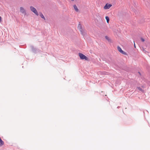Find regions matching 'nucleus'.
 Masks as SVG:
<instances>
[{
    "instance_id": "f257e3e1",
    "label": "nucleus",
    "mask_w": 150,
    "mask_h": 150,
    "mask_svg": "<svg viewBox=\"0 0 150 150\" xmlns=\"http://www.w3.org/2000/svg\"><path fill=\"white\" fill-rule=\"evenodd\" d=\"M79 54L80 58L81 59H85L86 60H88V58L83 54L79 53Z\"/></svg>"
},
{
    "instance_id": "f03ea898",
    "label": "nucleus",
    "mask_w": 150,
    "mask_h": 150,
    "mask_svg": "<svg viewBox=\"0 0 150 150\" xmlns=\"http://www.w3.org/2000/svg\"><path fill=\"white\" fill-rule=\"evenodd\" d=\"M30 10L32 11L36 15L38 16L39 14L36 9L33 7L30 6Z\"/></svg>"
},
{
    "instance_id": "7ed1b4c3",
    "label": "nucleus",
    "mask_w": 150,
    "mask_h": 150,
    "mask_svg": "<svg viewBox=\"0 0 150 150\" xmlns=\"http://www.w3.org/2000/svg\"><path fill=\"white\" fill-rule=\"evenodd\" d=\"M117 49L118 51L120 52L122 54H124V55H126L127 53L126 52H125L124 51L122 50L121 48L119 46H118L117 47Z\"/></svg>"
},
{
    "instance_id": "20e7f679",
    "label": "nucleus",
    "mask_w": 150,
    "mask_h": 150,
    "mask_svg": "<svg viewBox=\"0 0 150 150\" xmlns=\"http://www.w3.org/2000/svg\"><path fill=\"white\" fill-rule=\"evenodd\" d=\"M112 6V4H106L104 6V8L105 9H109Z\"/></svg>"
},
{
    "instance_id": "39448f33",
    "label": "nucleus",
    "mask_w": 150,
    "mask_h": 150,
    "mask_svg": "<svg viewBox=\"0 0 150 150\" xmlns=\"http://www.w3.org/2000/svg\"><path fill=\"white\" fill-rule=\"evenodd\" d=\"M20 11L21 13L23 14L25 13V10H24V8L22 7H21L20 8Z\"/></svg>"
},
{
    "instance_id": "423d86ee",
    "label": "nucleus",
    "mask_w": 150,
    "mask_h": 150,
    "mask_svg": "<svg viewBox=\"0 0 150 150\" xmlns=\"http://www.w3.org/2000/svg\"><path fill=\"white\" fill-rule=\"evenodd\" d=\"M4 141L2 140L1 138L0 137V146H1L4 144Z\"/></svg>"
},
{
    "instance_id": "0eeeda50",
    "label": "nucleus",
    "mask_w": 150,
    "mask_h": 150,
    "mask_svg": "<svg viewBox=\"0 0 150 150\" xmlns=\"http://www.w3.org/2000/svg\"><path fill=\"white\" fill-rule=\"evenodd\" d=\"M39 15L44 20H45V17H44L43 15L42 14V13L41 12H40L39 14Z\"/></svg>"
},
{
    "instance_id": "6e6552de",
    "label": "nucleus",
    "mask_w": 150,
    "mask_h": 150,
    "mask_svg": "<svg viewBox=\"0 0 150 150\" xmlns=\"http://www.w3.org/2000/svg\"><path fill=\"white\" fill-rule=\"evenodd\" d=\"M76 12H78L79 11V9H78L76 6V5H74L73 6Z\"/></svg>"
},
{
    "instance_id": "1a4fd4ad",
    "label": "nucleus",
    "mask_w": 150,
    "mask_h": 150,
    "mask_svg": "<svg viewBox=\"0 0 150 150\" xmlns=\"http://www.w3.org/2000/svg\"><path fill=\"white\" fill-rule=\"evenodd\" d=\"M32 50L33 52L34 53L36 52L37 49L35 48H34L33 46L32 47Z\"/></svg>"
},
{
    "instance_id": "9d476101",
    "label": "nucleus",
    "mask_w": 150,
    "mask_h": 150,
    "mask_svg": "<svg viewBox=\"0 0 150 150\" xmlns=\"http://www.w3.org/2000/svg\"><path fill=\"white\" fill-rule=\"evenodd\" d=\"M105 38L107 40L108 42H110L111 41V39L107 36H105Z\"/></svg>"
},
{
    "instance_id": "9b49d317",
    "label": "nucleus",
    "mask_w": 150,
    "mask_h": 150,
    "mask_svg": "<svg viewBox=\"0 0 150 150\" xmlns=\"http://www.w3.org/2000/svg\"><path fill=\"white\" fill-rule=\"evenodd\" d=\"M105 19L107 21V22L108 23L109 21V17L108 16H106L105 17Z\"/></svg>"
},
{
    "instance_id": "f8f14e48",
    "label": "nucleus",
    "mask_w": 150,
    "mask_h": 150,
    "mask_svg": "<svg viewBox=\"0 0 150 150\" xmlns=\"http://www.w3.org/2000/svg\"><path fill=\"white\" fill-rule=\"evenodd\" d=\"M78 28L80 30L83 29L81 25L80 24H79L78 25Z\"/></svg>"
},
{
    "instance_id": "ddd939ff",
    "label": "nucleus",
    "mask_w": 150,
    "mask_h": 150,
    "mask_svg": "<svg viewBox=\"0 0 150 150\" xmlns=\"http://www.w3.org/2000/svg\"><path fill=\"white\" fill-rule=\"evenodd\" d=\"M80 31L81 33V34L83 35H84L85 34V32H84V31L83 30V29H81V30H80Z\"/></svg>"
},
{
    "instance_id": "4468645a",
    "label": "nucleus",
    "mask_w": 150,
    "mask_h": 150,
    "mask_svg": "<svg viewBox=\"0 0 150 150\" xmlns=\"http://www.w3.org/2000/svg\"><path fill=\"white\" fill-rule=\"evenodd\" d=\"M137 88L138 90H139L140 91H144V90H143L140 87H137Z\"/></svg>"
},
{
    "instance_id": "2eb2a0df",
    "label": "nucleus",
    "mask_w": 150,
    "mask_h": 150,
    "mask_svg": "<svg viewBox=\"0 0 150 150\" xmlns=\"http://www.w3.org/2000/svg\"><path fill=\"white\" fill-rule=\"evenodd\" d=\"M141 40L142 41V42H144V41L145 40H144V38H141Z\"/></svg>"
},
{
    "instance_id": "dca6fc26",
    "label": "nucleus",
    "mask_w": 150,
    "mask_h": 150,
    "mask_svg": "<svg viewBox=\"0 0 150 150\" xmlns=\"http://www.w3.org/2000/svg\"><path fill=\"white\" fill-rule=\"evenodd\" d=\"M1 16H0V22H1Z\"/></svg>"
},
{
    "instance_id": "f3484780",
    "label": "nucleus",
    "mask_w": 150,
    "mask_h": 150,
    "mask_svg": "<svg viewBox=\"0 0 150 150\" xmlns=\"http://www.w3.org/2000/svg\"><path fill=\"white\" fill-rule=\"evenodd\" d=\"M138 73L140 74V75H141V73L139 72H138Z\"/></svg>"
},
{
    "instance_id": "a211bd4d",
    "label": "nucleus",
    "mask_w": 150,
    "mask_h": 150,
    "mask_svg": "<svg viewBox=\"0 0 150 150\" xmlns=\"http://www.w3.org/2000/svg\"><path fill=\"white\" fill-rule=\"evenodd\" d=\"M71 1H74V0H71Z\"/></svg>"
},
{
    "instance_id": "6ab92c4d",
    "label": "nucleus",
    "mask_w": 150,
    "mask_h": 150,
    "mask_svg": "<svg viewBox=\"0 0 150 150\" xmlns=\"http://www.w3.org/2000/svg\"><path fill=\"white\" fill-rule=\"evenodd\" d=\"M119 107H120L119 106H118V107H117V108H118Z\"/></svg>"
},
{
    "instance_id": "aec40b11",
    "label": "nucleus",
    "mask_w": 150,
    "mask_h": 150,
    "mask_svg": "<svg viewBox=\"0 0 150 150\" xmlns=\"http://www.w3.org/2000/svg\"><path fill=\"white\" fill-rule=\"evenodd\" d=\"M134 47H135V43H134Z\"/></svg>"
}]
</instances>
